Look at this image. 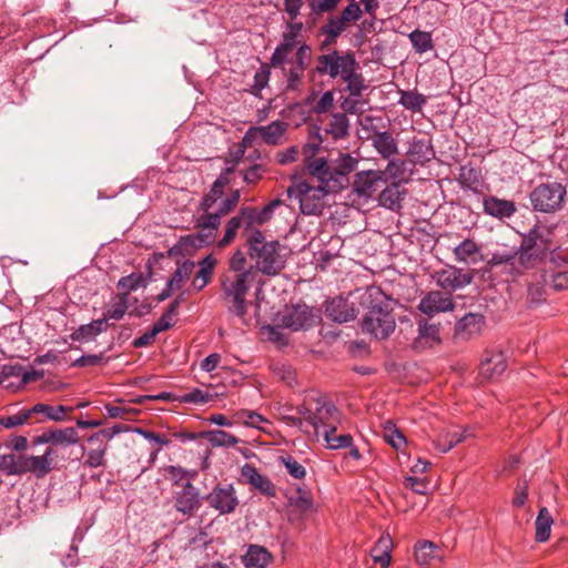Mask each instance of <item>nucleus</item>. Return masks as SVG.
<instances>
[{
	"instance_id": "f257e3e1",
	"label": "nucleus",
	"mask_w": 568,
	"mask_h": 568,
	"mask_svg": "<svg viewBox=\"0 0 568 568\" xmlns=\"http://www.w3.org/2000/svg\"><path fill=\"white\" fill-rule=\"evenodd\" d=\"M244 237L256 271L273 276L285 267L286 247L282 246L278 241H266L261 231H253Z\"/></svg>"
},
{
	"instance_id": "f03ea898",
	"label": "nucleus",
	"mask_w": 568,
	"mask_h": 568,
	"mask_svg": "<svg viewBox=\"0 0 568 568\" xmlns=\"http://www.w3.org/2000/svg\"><path fill=\"white\" fill-rule=\"evenodd\" d=\"M253 266L241 273H226L221 282L222 297L229 311L244 318L247 313L246 294L255 281Z\"/></svg>"
},
{
	"instance_id": "7ed1b4c3",
	"label": "nucleus",
	"mask_w": 568,
	"mask_h": 568,
	"mask_svg": "<svg viewBox=\"0 0 568 568\" xmlns=\"http://www.w3.org/2000/svg\"><path fill=\"white\" fill-rule=\"evenodd\" d=\"M551 231L545 226L535 225L523 235L518 261L526 268L540 265L551 248Z\"/></svg>"
},
{
	"instance_id": "20e7f679",
	"label": "nucleus",
	"mask_w": 568,
	"mask_h": 568,
	"mask_svg": "<svg viewBox=\"0 0 568 568\" xmlns=\"http://www.w3.org/2000/svg\"><path fill=\"white\" fill-rule=\"evenodd\" d=\"M331 193L324 187L313 185L301 179L294 180L287 189L288 196L298 201L301 212L304 215L321 214L325 206L324 199Z\"/></svg>"
},
{
	"instance_id": "39448f33",
	"label": "nucleus",
	"mask_w": 568,
	"mask_h": 568,
	"mask_svg": "<svg viewBox=\"0 0 568 568\" xmlns=\"http://www.w3.org/2000/svg\"><path fill=\"white\" fill-rule=\"evenodd\" d=\"M395 327V317L388 304L373 303L362 321V331L378 339L387 338Z\"/></svg>"
},
{
	"instance_id": "423d86ee",
	"label": "nucleus",
	"mask_w": 568,
	"mask_h": 568,
	"mask_svg": "<svg viewBox=\"0 0 568 568\" xmlns=\"http://www.w3.org/2000/svg\"><path fill=\"white\" fill-rule=\"evenodd\" d=\"M566 187L558 182H547L537 185L529 195L535 211L555 213L562 209L566 197Z\"/></svg>"
},
{
	"instance_id": "0eeeda50",
	"label": "nucleus",
	"mask_w": 568,
	"mask_h": 568,
	"mask_svg": "<svg viewBox=\"0 0 568 568\" xmlns=\"http://www.w3.org/2000/svg\"><path fill=\"white\" fill-rule=\"evenodd\" d=\"M352 67H356V60L353 53L341 54L337 50L321 54L316 58L315 71L321 75H329L335 79L343 78L349 72Z\"/></svg>"
},
{
	"instance_id": "6e6552de",
	"label": "nucleus",
	"mask_w": 568,
	"mask_h": 568,
	"mask_svg": "<svg viewBox=\"0 0 568 568\" xmlns=\"http://www.w3.org/2000/svg\"><path fill=\"white\" fill-rule=\"evenodd\" d=\"M79 439V433L74 427H50L44 429L41 434L33 436L31 445L32 447L52 445L63 452L68 447L77 445Z\"/></svg>"
},
{
	"instance_id": "1a4fd4ad",
	"label": "nucleus",
	"mask_w": 568,
	"mask_h": 568,
	"mask_svg": "<svg viewBox=\"0 0 568 568\" xmlns=\"http://www.w3.org/2000/svg\"><path fill=\"white\" fill-rule=\"evenodd\" d=\"M338 423L339 412L337 408L324 398H315L313 417H308L310 430L313 429L314 435L318 437L325 428Z\"/></svg>"
},
{
	"instance_id": "9d476101",
	"label": "nucleus",
	"mask_w": 568,
	"mask_h": 568,
	"mask_svg": "<svg viewBox=\"0 0 568 568\" xmlns=\"http://www.w3.org/2000/svg\"><path fill=\"white\" fill-rule=\"evenodd\" d=\"M62 453L52 445H47L43 454L28 455L30 474L37 478H44L52 470L59 469V462L65 460Z\"/></svg>"
},
{
	"instance_id": "9b49d317",
	"label": "nucleus",
	"mask_w": 568,
	"mask_h": 568,
	"mask_svg": "<svg viewBox=\"0 0 568 568\" xmlns=\"http://www.w3.org/2000/svg\"><path fill=\"white\" fill-rule=\"evenodd\" d=\"M432 278L435 281L446 294L460 290L473 281V275L469 272H465L456 266H447L445 268L435 271L432 274Z\"/></svg>"
},
{
	"instance_id": "f8f14e48",
	"label": "nucleus",
	"mask_w": 568,
	"mask_h": 568,
	"mask_svg": "<svg viewBox=\"0 0 568 568\" xmlns=\"http://www.w3.org/2000/svg\"><path fill=\"white\" fill-rule=\"evenodd\" d=\"M290 124L285 121L275 120L267 125L251 126L244 140H261L267 145H278L288 130Z\"/></svg>"
},
{
	"instance_id": "ddd939ff",
	"label": "nucleus",
	"mask_w": 568,
	"mask_h": 568,
	"mask_svg": "<svg viewBox=\"0 0 568 568\" xmlns=\"http://www.w3.org/2000/svg\"><path fill=\"white\" fill-rule=\"evenodd\" d=\"M306 169L312 179L317 181V186L324 187L328 192L335 193L339 191L338 183L334 180V170L331 160L325 158H316L313 161H308Z\"/></svg>"
},
{
	"instance_id": "4468645a",
	"label": "nucleus",
	"mask_w": 568,
	"mask_h": 568,
	"mask_svg": "<svg viewBox=\"0 0 568 568\" xmlns=\"http://www.w3.org/2000/svg\"><path fill=\"white\" fill-rule=\"evenodd\" d=\"M204 499L221 515L233 513L239 505V499L232 485L215 486L212 491L204 497Z\"/></svg>"
},
{
	"instance_id": "2eb2a0df",
	"label": "nucleus",
	"mask_w": 568,
	"mask_h": 568,
	"mask_svg": "<svg viewBox=\"0 0 568 568\" xmlns=\"http://www.w3.org/2000/svg\"><path fill=\"white\" fill-rule=\"evenodd\" d=\"M174 508L178 513L191 517L202 506L199 489L190 480L183 484L181 490L174 494Z\"/></svg>"
},
{
	"instance_id": "dca6fc26",
	"label": "nucleus",
	"mask_w": 568,
	"mask_h": 568,
	"mask_svg": "<svg viewBox=\"0 0 568 568\" xmlns=\"http://www.w3.org/2000/svg\"><path fill=\"white\" fill-rule=\"evenodd\" d=\"M381 183H385V172H382V170L361 171L355 174L353 191L359 197L369 199L377 191Z\"/></svg>"
},
{
	"instance_id": "f3484780",
	"label": "nucleus",
	"mask_w": 568,
	"mask_h": 568,
	"mask_svg": "<svg viewBox=\"0 0 568 568\" xmlns=\"http://www.w3.org/2000/svg\"><path fill=\"white\" fill-rule=\"evenodd\" d=\"M485 316L480 313H467L459 318L454 328V336L459 341H469L479 336L485 327Z\"/></svg>"
},
{
	"instance_id": "a211bd4d",
	"label": "nucleus",
	"mask_w": 568,
	"mask_h": 568,
	"mask_svg": "<svg viewBox=\"0 0 568 568\" xmlns=\"http://www.w3.org/2000/svg\"><path fill=\"white\" fill-rule=\"evenodd\" d=\"M455 304L449 294L440 291L428 292L418 304V310L428 316H434L438 313L452 312Z\"/></svg>"
},
{
	"instance_id": "6ab92c4d",
	"label": "nucleus",
	"mask_w": 568,
	"mask_h": 568,
	"mask_svg": "<svg viewBox=\"0 0 568 568\" xmlns=\"http://www.w3.org/2000/svg\"><path fill=\"white\" fill-rule=\"evenodd\" d=\"M313 310L306 305H297L287 310L281 317L282 326L292 331L305 329L313 325Z\"/></svg>"
},
{
	"instance_id": "aec40b11",
	"label": "nucleus",
	"mask_w": 568,
	"mask_h": 568,
	"mask_svg": "<svg viewBox=\"0 0 568 568\" xmlns=\"http://www.w3.org/2000/svg\"><path fill=\"white\" fill-rule=\"evenodd\" d=\"M220 224L219 215L213 212H199L194 219V226L200 237H202V243L209 245L215 241Z\"/></svg>"
},
{
	"instance_id": "412c9836",
	"label": "nucleus",
	"mask_w": 568,
	"mask_h": 568,
	"mask_svg": "<svg viewBox=\"0 0 568 568\" xmlns=\"http://www.w3.org/2000/svg\"><path fill=\"white\" fill-rule=\"evenodd\" d=\"M282 204L283 202L281 200L275 199L266 204L262 210H256L251 206H243L244 210L250 211L248 215H246L247 226L245 227V231H243V236H248L253 231H260L258 229L254 227V225H262L268 222L274 211Z\"/></svg>"
},
{
	"instance_id": "4be33fe9",
	"label": "nucleus",
	"mask_w": 568,
	"mask_h": 568,
	"mask_svg": "<svg viewBox=\"0 0 568 568\" xmlns=\"http://www.w3.org/2000/svg\"><path fill=\"white\" fill-rule=\"evenodd\" d=\"M334 176V181L338 183L339 190L344 189L348 184V175L356 170L358 160L351 154L341 153L336 159L331 160Z\"/></svg>"
},
{
	"instance_id": "5701e85b",
	"label": "nucleus",
	"mask_w": 568,
	"mask_h": 568,
	"mask_svg": "<svg viewBox=\"0 0 568 568\" xmlns=\"http://www.w3.org/2000/svg\"><path fill=\"white\" fill-rule=\"evenodd\" d=\"M506 369V361L500 352L486 353L479 366V374L487 379H496Z\"/></svg>"
},
{
	"instance_id": "b1692460",
	"label": "nucleus",
	"mask_w": 568,
	"mask_h": 568,
	"mask_svg": "<svg viewBox=\"0 0 568 568\" xmlns=\"http://www.w3.org/2000/svg\"><path fill=\"white\" fill-rule=\"evenodd\" d=\"M372 145L384 160L398 154V143L388 131H375L372 136Z\"/></svg>"
},
{
	"instance_id": "393cba45",
	"label": "nucleus",
	"mask_w": 568,
	"mask_h": 568,
	"mask_svg": "<svg viewBox=\"0 0 568 568\" xmlns=\"http://www.w3.org/2000/svg\"><path fill=\"white\" fill-rule=\"evenodd\" d=\"M325 313L331 320L338 323L353 321L357 315L355 308L343 298H333L327 302Z\"/></svg>"
},
{
	"instance_id": "a878e982",
	"label": "nucleus",
	"mask_w": 568,
	"mask_h": 568,
	"mask_svg": "<svg viewBox=\"0 0 568 568\" xmlns=\"http://www.w3.org/2000/svg\"><path fill=\"white\" fill-rule=\"evenodd\" d=\"M202 243V237L196 234H189L180 240L169 250L170 257H185L193 255L200 247L207 246Z\"/></svg>"
},
{
	"instance_id": "bb28decb",
	"label": "nucleus",
	"mask_w": 568,
	"mask_h": 568,
	"mask_svg": "<svg viewBox=\"0 0 568 568\" xmlns=\"http://www.w3.org/2000/svg\"><path fill=\"white\" fill-rule=\"evenodd\" d=\"M241 475L262 494L266 496L275 495V487L272 481L266 476L260 474L253 465L245 464L241 469Z\"/></svg>"
},
{
	"instance_id": "cd10ccee",
	"label": "nucleus",
	"mask_w": 568,
	"mask_h": 568,
	"mask_svg": "<svg viewBox=\"0 0 568 568\" xmlns=\"http://www.w3.org/2000/svg\"><path fill=\"white\" fill-rule=\"evenodd\" d=\"M272 559V554L260 545H248L245 554L242 556V562L245 568H265Z\"/></svg>"
},
{
	"instance_id": "c85d7f7f",
	"label": "nucleus",
	"mask_w": 568,
	"mask_h": 568,
	"mask_svg": "<svg viewBox=\"0 0 568 568\" xmlns=\"http://www.w3.org/2000/svg\"><path fill=\"white\" fill-rule=\"evenodd\" d=\"M484 212L490 216L505 219L510 217L516 212L513 201L487 196L483 200Z\"/></svg>"
},
{
	"instance_id": "c756f323",
	"label": "nucleus",
	"mask_w": 568,
	"mask_h": 568,
	"mask_svg": "<svg viewBox=\"0 0 568 568\" xmlns=\"http://www.w3.org/2000/svg\"><path fill=\"white\" fill-rule=\"evenodd\" d=\"M407 155L412 158L414 163L423 165L435 158V151L430 140L414 138L409 142Z\"/></svg>"
},
{
	"instance_id": "7c9ffc66",
	"label": "nucleus",
	"mask_w": 568,
	"mask_h": 568,
	"mask_svg": "<svg viewBox=\"0 0 568 568\" xmlns=\"http://www.w3.org/2000/svg\"><path fill=\"white\" fill-rule=\"evenodd\" d=\"M250 211L244 210V207H241L239 213L234 216H232L225 224L224 229V235L221 240L217 242L219 247H225L227 246L236 236L239 230L241 227L247 226V219L246 215H248Z\"/></svg>"
},
{
	"instance_id": "2f4dec72",
	"label": "nucleus",
	"mask_w": 568,
	"mask_h": 568,
	"mask_svg": "<svg viewBox=\"0 0 568 568\" xmlns=\"http://www.w3.org/2000/svg\"><path fill=\"white\" fill-rule=\"evenodd\" d=\"M415 559L419 566L428 567L435 560L442 561L443 555L436 544L424 540L415 546Z\"/></svg>"
},
{
	"instance_id": "473e14b6",
	"label": "nucleus",
	"mask_w": 568,
	"mask_h": 568,
	"mask_svg": "<svg viewBox=\"0 0 568 568\" xmlns=\"http://www.w3.org/2000/svg\"><path fill=\"white\" fill-rule=\"evenodd\" d=\"M455 260L466 264H476L483 260L479 245L470 240H464L454 248Z\"/></svg>"
},
{
	"instance_id": "72a5a7b5",
	"label": "nucleus",
	"mask_w": 568,
	"mask_h": 568,
	"mask_svg": "<svg viewBox=\"0 0 568 568\" xmlns=\"http://www.w3.org/2000/svg\"><path fill=\"white\" fill-rule=\"evenodd\" d=\"M216 263L217 261L212 254H209L199 261V271L192 281L194 290L202 291L210 283Z\"/></svg>"
},
{
	"instance_id": "f704fd0d",
	"label": "nucleus",
	"mask_w": 568,
	"mask_h": 568,
	"mask_svg": "<svg viewBox=\"0 0 568 568\" xmlns=\"http://www.w3.org/2000/svg\"><path fill=\"white\" fill-rule=\"evenodd\" d=\"M0 470L8 475H23L30 473L28 455H0Z\"/></svg>"
},
{
	"instance_id": "c9c22d12",
	"label": "nucleus",
	"mask_w": 568,
	"mask_h": 568,
	"mask_svg": "<svg viewBox=\"0 0 568 568\" xmlns=\"http://www.w3.org/2000/svg\"><path fill=\"white\" fill-rule=\"evenodd\" d=\"M129 308V295L128 293H118L109 302L105 312L101 320H104V324L109 320L120 321L124 317Z\"/></svg>"
},
{
	"instance_id": "e433bc0d",
	"label": "nucleus",
	"mask_w": 568,
	"mask_h": 568,
	"mask_svg": "<svg viewBox=\"0 0 568 568\" xmlns=\"http://www.w3.org/2000/svg\"><path fill=\"white\" fill-rule=\"evenodd\" d=\"M405 191L398 183H392L386 186L378 196L379 205L392 211H398L402 207Z\"/></svg>"
},
{
	"instance_id": "4c0bfd02",
	"label": "nucleus",
	"mask_w": 568,
	"mask_h": 568,
	"mask_svg": "<svg viewBox=\"0 0 568 568\" xmlns=\"http://www.w3.org/2000/svg\"><path fill=\"white\" fill-rule=\"evenodd\" d=\"M195 263L191 260L176 261V268L168 280V284L175 292L180 291L193 273Z\"/></svg>"
},
{
	"instance_id": "58836bf2",
	"label": "nucleus",
	"mask_w": 568,
	"mask_h": 568,
	"mask_svg": "<svg viewBox=\"0 0 568 568\" xmlns=\"http://www.w3.org/2000/svg\"><path fill=\"white\" fill-rule=\"evenodd\" d=\"M418 338L415 341V347H427L438 344L439 341V327L435 324H429L427 321L418 322Z\"/></svg>"
},
{
	"instance_id": "ea45409f",
	"label": "nucleus",
	"mask_w": 568,
	"mask_h": 568,
	"mask_svg": "<svg viewBox=\"0 0 568 568\" xmlns=\"http://www.w3.org/2000/svg\"><path fill=\"white\" fill-rule=\"evenodd\" d=\"M106 331L104 320H94L89 324L79 326L72 334L71 338L79 342H89L95 338L99 334Z\"/></svg>"
},
{
	"instance_id": "a19ab883",
	"label": "nucleus",
	"mask_w": 568,
	"mask_h": 568,
	"mask_svg": "<svg viewBox=\"0 0 568 568\" xmlns=\"http://www.w3.org/2000/svg\"><path fill=\"white\" fill-rule=\"evenodd\" d=\"M393 541L389 535H383L372 549V558L383 568H388L390 564V550Z\"/></svg>"
},
{
	"instance_id": "79ce46f5",
	"label": "nucleus",
	"mask_w": 568,
	"mask_h": 568,
	"mask_svg": "<svg viewBox=\"0 0 568 568\" xmlns=\"http://www.w3.org/2000/svg\"><path fill=\"white\" fill-rule=\"evenodd\" d=\"M346 28L347 24L338 16H331L326 23L321 28V33L326 37L323 45H331L335 43L336 39L346 30Z\"/></svg>"
},
{
	"instance_id": "37998d69",
	"label": "nucleus",
	"mask_w": 568,
	"mask_h": 568,
	"mask_svg": "<svg viewBox=\"0 0 568 568\" xmlns=\"http://www.w3.org/2000/svg\"><path fill=\"white\" fill-rule=\"evenodd\" d=\"M398 103L412 112H420L427 103V98L416 90H399Z\"/></svg>"
},
{
	"instance_id": "c03bdc74",
	"label": "nucleus",
	"mask_w": 568,
	"mask_h": 568,
	"mask_svg": "<svg viewBox=\"0 0 568 568\" xmlns=\"http://www.w3.org/2000/svg\"><path fill=\"white\" fill-rule=\"evenodd\" d=\"M337 425H331L329 428H325L323 432V438L328 449H341L347 448L353 445V437L349 434L336 435Z\"/></svg>"
},
{
	"instance_id": "a18cd8bd",
	"label": "nucleus",
	"mask_w": 568,
	"mask_h": 568,
	"mask_svg": "<svg viewBox=\"0 0 568 568\" xmlns=\"http://www.w3.org/2000/svg\"><path fill=\"white\" fill-rule=\"evenodd\" d=\"M552 524L554 519L549 510L546 507L540 508L535 521V538L538 542H545L549 539Z\"/></svg>"
},
{
	"instance_id": "49530a36",
	"label": "nucleus",
	"mask_w": 568,
	"mask_h": 568,
	"mask_svg": "<svg viewBox=\"0 0 568 568\" xmlns=\"http://www.w3.org/2000/svg\"><path fill=\"white\" fill-rule=\"evenodd\" d=\"M72 407H65L63 405L58 406H50L48 404L39 403L36 404L32 408L29 410L32 414H43L47 419L53 420V422H62L65 419V414L68 412H71Z\"/></svg>"
},
{
	"instance_id": "de8ad7c7",
	"label": "nucleus",
	"mask_w": 568,
	"mask_h": 568,
	"mask_svg": "<svg viewBox=\"0 0 568 568\" xmlns=\"http://www.w3.org/2000/svg\"><path fill=\"white\" fill-rule=\"evenodd\" d=\"M458 180L463 186L467 187L468 190L475 193H479L481 191V175L477 170L473 168L463 166L460 169Z\"/></svg>"
},
{
	"instance_id": "09e8293b",
	"label": "nucleus",
	"mask_w": 568,
	"mask_h": 568,
	"mask_svg": "<svg viewBox=\"0 0 568 568\" xmlns=\"http://www.w3.org/2000/svg\"><path fill=\"white\" fill-rule=\"evenodd\" d=\"M348 129L349 121L346 114L335 113L332 115V119L326 131L332 135L333 139L339 140L348 134Z\"/></svg>"
},
{
	"instance_id": "8fccbe9b",
	"label": "nucleus",
	"mask_w": 568,
	"mask_h": 568,
	"mask_svg": "<svg viewBox=\"0 0 568 568\" xmlns=\"http://www.w3.org/2000/svg\"><path fill=\"white\" fill-rule=\"evenodd\" d=\"M223 183L220 179H217L213 186L211 187L210 192L205 194L202 200L200 201L197 211L199 212H213L216 206L217 199L222 195L223 191Z\"/></svg>"
},
{
	"instance_id": "3c124183",
	"label": "nucleus",
	"mask_w": 568,
	"mask_h": 568,
	"mask_svg": "<svg viewBox=\"0 0 568 568\" xmlns=\"http://www.w3.org/2000/svg\"><path fill=\"white\" fill-rule=\"evenodd\" d=\"M408 38L417 53H425L434 47L432 34L429 32L414 30L409 33Z\"/></svg>"
},
{
	"instance_id": "603ef678",
	"label": "nucleus",
	"mask_w": 568,
	"mask_h": 568,
	"mask_svg": "<svg viewBox=\"0 0 568 568\" xmlns=\"http://www.w3.org/2000/svg\"><path fill=\"white\" fill-rule=\"evenodd\" d=\"M161 474L162 476L170 480L172 483V485L174 486H179V485H182L183 486V483L190 480V476H192V474L180 467V466H173V465H169V466H164L161 468Z\"/></svg>"
},
{
	"instance_id": "864d4df0",
	"label": "nucleus",
	"mask_w": 568,
	"mask_h": 568,
	"mask_svg": "<svg viewBox=\"0 0 568 568\" xmlns=\"http://www.w3.org/2000/svg\"><path fill=\"white\" fill-rule=\"evenodd\" d=\"M240 197L241 194L239 190L233 191L227 197L222 199L220 196L216 201V206L215 210H213V213L219 215V219L221 220L236 207L240 202Z\"/></svg>"
},
{
	"instance_id": "5fc2aeb1",
	"label": "nucleus",
	"mask_w": 568,
	"mask_h": 568,
	"mask_svg": "<svg viewBox=\"0 0 568 568\" xmlns=\"http://www.w3.org/2000/svg\"><path fill=\"white\" fill-rule=\"evenodd\" d=\"M342 0H306L311 16L318 17L336 10Z\"/></svg>"
},
{
	"instance_id": "6e6d98bb",
	"label": "nucleus",
	"mask_w": 568,
	"mask_h": 568,
	"mask_svg": "<svg viewBox=\"0 0 568 568\" xmlns=\"http://www.w3.org/2000/svg\"><path fill=\"white\" fill-rule=\"evenodd\" d=\"M342 79L344 82H346V89L349 91L351 95H362L365 85L362 75L356 73L355 67H352L349 69V72L347 74H344Z\"/></svg>"
},
{
	"instance_id": "4d7b16f0",
	"label": "nucleus",
	"mask_w": 568,
	"mask_h": 568,
	"mask_svg": "<svg viewBox=\"0 0 568 568\" xmlns=\"http://www.w3.org/2000/svg\"><path fill=\"white\" fill-rule=\"evenodd\" d=\"M145 285H146L145 277L141 273H132L128 276H123L118 282V287L124 290L123 293H128V294L131 291H135Z\"/></svg>"
},
{
	"instance_id": "13d9d810",
	"label": "nucleus",
	"mask_w": 568,
	"mask_h": 568,
	"mask_svg": "<svg viewBox=\"0 0 568 568\" xmlns=\"http://www.w3.org/2000/svg\"><path fill=\"white\" fill-rule=\"evenodd\" d=\"M348 4L341 11L338 17L348 26L349 23L358 21L364 12V8H361V3L355 0H347Z\"/></svg>"
},
{
	"instance_id": "bf43d9fd",
	"label": "nucleus",
	"mask_w": 568,
	"mask_h": 568,
	"mask_svg": "<svg viewBox=\"0 0 568 568\" xmlns=\"http://www.w3.org/2000/svg\"><path fill=\"white\" fill-rule=\"evenodd\" d=\"M303 29L302 22H297L291 20L286 24V29L283 33V44L290 48H294L297 43V38L300 37Z\"/></svg>"
},
{
	"instance_id": "052dcab7",
	"label": "nucleus",
	"mask_w": 568,
	"mask_h": 568,
	"mask_svg": "<svg viewBox=\"0 0 568 568\" xmlns=\"http://www.w3.org/2000/svg\"><path fill=\"white\" fill-rule=\"evenodd\" d=\"M290 504L302 513H306L313 507L311 495L302 488H297L296 495L290 497Z\"/></svg>"
},
{
	"instance_id": "680f3d73",
	"label": "nucleus",
	"mask_w": 568,
	"mask_h": 568,
	"mask_svg": "<svg viewBox=\"0 0 568 568\" xmlns=\"http://www.w3.org/2000/svg\"><path fill=\"white\" fill-rule=\"evenodd\" d=\"M210 443L213 446L231 447L235 446L239 439L224 430H213L210 433Z\"/></svg>"
},
{
	"instance_id": "e2e57ef3",
	"label": "nucleus",
	"mask_w": 568,
	"mask_h": 568,
	"mask_svg": "<svg viewBox=\"0 0 568 568\" xmlns=\"http://www.w3.org/2000/svg\"><path fill=\"white\" fill-rule=\"evenodd\" d=\"M239 416L243 420L244 425L260 430H264L262 424H268V420L264 416L253 410H243L239 413Z\"/></svg>"
},
{
	"instance_id": "0e129e2a",
	"label": "nucleus",
	"mask_w": 568,
	"mask_h": 568,
	"mask_svg": "<svg viewBox=\"0 0 568 568\" xmlns=\"http://www.w3.org/2000/svg\"><path fill=\"white\" fill-rule=\"evenodd\" d=\"M281 462L292 477L296 479H302L305 477V467L302 464H300L294 457L283 456L281 457Z\"/></svg>"
},
{
	"instance_id": "69168bd1",
	"label": "nucleus",
	"mask_w": 568,
	"mask_h": 568,
	"mask_svg": "<svg viewBox=\"0 0 568 568\" xmlns=\"http://www.w3.org/2000/svg\"><path fill=\"white\" fill-rule=\"evenodd\" d=\"M31 417V412L24 409L18 414L0 418V425L6 428H13L23 425Z\"/></svg>"
},
{
	"instance_id": "338daca9",
	"label": "nucleus",
	"mask_w": 568,
	"mask_h": 568,
	"mask_svg": "<svg viewBox=\"0 0 568 568\" xmlns=\"http://www.w3.org/2000/svg\"><path fill=\"white\" fill-rule=\"evenodd\" d=\"M105 452H106L105 445H102V446L98 447L97 449L89 450L88 458H87L84 465L90 468H98L100 466H103Z\"/></svg>"
},
{
	"instance_id": "774afa93",
	"label": "nucleus",
	"mask_w": 568,
	"mask_h": 568,
	"mask_svg": "<svg viewBox=\"0 0 568 568\" xmlns=\"http://www.w3.org/2000/svg\"><path fill=\"white\" fill-rule=\"evenodd\" d=\"M545 282L556 291L568 290V270L551 274Z\"/></svg>"
}]
</instances>
